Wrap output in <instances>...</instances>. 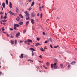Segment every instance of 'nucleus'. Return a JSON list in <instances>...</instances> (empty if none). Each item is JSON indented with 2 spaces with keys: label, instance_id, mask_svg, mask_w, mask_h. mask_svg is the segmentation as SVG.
<instances>
[{
  "label": "nucleus",
  "instance_id": "f257e3e1",
  "mask_svg": "<svg viewBox=\"0 0 77 77\" xmlns=\"http://www.w3.org/2000/svg\"><path fill=\"white\" fill-rule=\"evenodd\" d=\"M25 14H26V18L29 17V13L27 12V11H26L24 12Z\"/></svg>",
  "mask_w": 77,
  "mask_h": 77
},
{
  "label": "nucleus",
  "instance_id": "f03ea898",
  "mask_svg": "<svg viewBox=\"0 0 77 77\" xmlns=\"http://www.w3.org/2000/svg\"><path fill=\"white\" fill-rule=\"evenodd\" d=\"M31 14V16H32L33 17H35V16L36 15L35 14V13H34V12H32Z\"/></svg>",
  "mask_w": 77,
  "mask_h": 77
},
{
  "label": "nucleus",
  "instance_id": "7ed1b4c3",
  "mask_svg": "<svg viewBox=\"0 0 77 77\" xmlns=\"http://www.w3.org/2000/svg\"><path fill=\"white\" fill-rule=\"evenodd\" d=\"M25 44H27L28 45H30V43L28 41H25L24 42Z\"/></svg>",
  "mask_w": 77,
  "mask_h": 77
},
{
  "label": "nucleus",
  "instance_id": "20e7f679",
  "mask_svg": "<svg viewBox=\"0 0 77 77\" xmlns=\"http://www.w3.org/2000/svg\"><path fill=\"white\" fill-rule=\"evenodd\" d=\"M31 23H32V24H35V21H34V20H33V19H32L31 20Z\"/></svg>",
  "mask_w": 77,
  "mask_h": 77
},
{
  "label": "nucleus",
  "instance_id": "39448f33",
  "mask_svg": "<svg viewBox=\"0 0 77 77\" xmlns=\"http://www.w3.org/2000/svg\"><path fill=\"white\" fill-rule=\"evenodd\" d=\"M14 25L15 27H20V25L18 24H14Z\"/></svg>",
  "mask_w": 77,
  "mask_h": 77
},
{
  "label": "nucleus",
  "instance_id": "423d86ee",
  "mask_svg": "<svg viewBox=\"0 0 77 77\" xmlns=\"http://www.w3.org/2000/svg\"><path fill=\"white\" fill-rule=\"evenodd\" d=\"M20 32H18L17 34L16 35V37L18 38V37L20 36Z\"/></svg>",
  "mask_w": 77,
  "mask_h": 77
},
{
  "label": "nucleus",
  "instance_id": "0eeeda50",
  "mask_svg": "<svg viewBox=\"0 0 77 77\" xmlns=\"http://www.w3.org/2000/svg\"><path fill=\"white\" fill-rule=\"evenodd\" d=\"M10 4H9V7L10 8H12V3H11V2H10Z\"/></svg>",
  "mask_w": 77,
  "mask_h": 77
},
{
  "label": "nucleus",
  "instance_id": "6e6552de",
  "mask_svg": "<svg viewBox=\"0 0 77 77\" xmlns=\"http://www.w3.org/2000/svg\"><path fill=\"white\" fill-rule=\"evenodd\" d=\"M28 42H31V43H33V42L31 40H30L29 39H28Z\"/></svg>",
  "mask_w": 77,
  "mask_h": 77
},
{
  "label": "nucleus",
  "instance_id": "1a4fd4ad",
  "mask_svg": "<svg viewBox=\"0 0 77 77\" xmlns=\"http://www.w3.org/2000/svg\"><path fill=\"white\" fill-rule=\"evenodd\" d=\"M76 63V62L75 61H74L73 62H72L71 63V65H74Z\"/></svg>",
  "mask_w": 77,
  "mask_h": 77
},
{
  "label": "nucleus",
  "instance_id": "9d476101",
  "mask_svg": "<svg viewBox=\"0 0 77 77\" xmlns=\"http://www.w3.org/2000/svg\"><path fill=\"white\" fill-rule=\"evenodd\" d=\"M57 66L56 65V66H54V69H57Z\"/></svg>",
  "mask_w": 77,
  "mask_h": 77
},
{
  "label": "nucleus",
  "instance_id": "9b49d317",
  "mask_svg": "<svg viewBox=\"0 0 77 77\" xmlns=\"http://www.w3.org/2000/svg\"><path fill=\"white\" fill-rule=\"evenodd\" d=\"M9 13L11 14V15H14V13H13L12 12V11L11 10H10L9 11Z\"/></svg>",
  "mask_w": 77,
  "mask_h": 77
},
{
  "label": "nucleus",
  "instance_id": "f8f14e48",
  "mask_svg": "<svg viewBox=\"0 0 77 77\" xmlns=\"http://www.w3.org/2000/svg\"><path fill=\"white\" fill-rule=\"evenodd\" d=\"M2 6H3L4 8H5V4L4 2L2 3Z\"/></svg>",
  "mask_w": 77,
  "mask_h": 77
},
{
  "label": "nucleus",
  "instance_id": "ddd939ff",
  "mask_svg": "<svg viewBox=\"0 0 77 77\" xmlns=\"http://www.w3.org/2000/svg\"><path fill=\"white\" fill-rule=\"evenodd\" d=\"M19 16L20 17V18H24V17H23L21 14H19Z\"/></svg>",
  "mask_w": 77,
  "mask_h": 77
},
{
  "label": "nucleus",
  "instance_id": "4468645a",
  "mask_svg": "<svg viewBox=\"0 0 77 77\" xmlns=\"http://www.w3.org/2000/svg\"><path fill=\"white\" fill-rule=\"evenodd\" d=\"M16 12H18V7H16Z\"/></svg>",
  "mask_w": 77,
  "mask_h": 77
},
{
  "label": "nucleus",
  "instance_id": "2eb2a0df",
  "mask_svg": "<svg viewBox=\"0 0 77 77\" xmlns=\"http://www.w3.org/2000/svg\"><path fill=\"white\" fill-rule=\"evenodd\" d=\"M23 54H21L20 58H21V59H22V58H23Z\"/></svg>",
  "mask_w": 77,
  "mask_h": 77
},
{
  "label": "nucleus",
  "instance_id": "dca6fc26",
  "mask_svg": "<svg viewBox=\"0 0 77 77\" xmlns=\"http://www.w3.org/2000/svg\"><path fill=\"white\" fill-rule=\"evenodd\" d=\"M40 45V44H39V43H38L36 44L35 46H36V47H37V46H38V45Z\"/></svg>",
  "mask_w": 77,
  "mask_h": 77
},
{
  "label": "nucleus",
  "instance_id": "f3484780",
  "mask_svg": "<svg viewBox=\"0 0 77 77\" xmlns=\"http://www.w3.org/2000/svg\"><path fill=\"white\" fill-rule=\"evenodd\" d=\"M60 68H63V64H60Z\"/></svg>",
  "mask_w": 77,
  "mask_h": 77
},
{
  "label": "nucleus",
  "instance_id": "a211bd4d",
  "mask_svg": "<svg viewBox=\"0 0 77 77\" xmlns=\"http://www.w3.org/2000/svg\"><path fill=\"white\" fill-rule=\"evenodd\" d=\"M30 50H32V51H35V49L32 48H30Z\"/></svg>",
  "mask_w": 77,
  "mask_h": 77
},
{
  "label": "nucleus",
  "instance_id": "6ab92c4d",
  "mask_svg": "<svg viewBox=\"0 0 77 77\" xmlns=\"http://www.w3.org/2000/svg\"><path fill=\"white\" fill-rule=\"evenodd\" d=\"M20 17H17V18H16V20L17 21H19V20H20Z\"/></svg>",
  "mask_w": 77,
  "mask_h": 77
},
{
  "label": "nucleus",
  "instance_id": "aec40b11",
  "mask_svg": "<svg viewBox=\"0 0 77 77\" xmlns=\"http://www.w3.org/2000/svg\"><path fill=\"white\" fill-rule=\"evenodd\" d=\"M11 42L12 44H14V41L11 40Z\"/></svg>",
  "mask_w": 77,
  "mask_h": 77
},
{
  "label": "nucleus",
  "instance_id": "412c9836",
  "mask_svg": "<svg viewBox=\"0 0 77 77\" xmlns=\"http://www.w3.org/2000/svg\"><path fill=\"white\" fill-rule=\"evenodd\" d=\"M19 24H20V25H22V24H23V22H20L19 23Z\"/></svg>",
  "mask_w": 77,
  "mask_h": 77
},
{
  "label": "nucleus",
  "instance_id": "4be33fe9",
  "mask_svg": "<svg viewBox=\"0 0 77 77\" xmlns=\"http://www.w3.org/2000/svg\"><path fill=\"white\" fill-rule=\"evenodd\" d=\"M49 40L51 42H53V40H52L51 38H49Z\"/></svg>",
  "mask_w": 77,
  "mask_h": 77
},
{
  "label": "nucleus",
  "instance_id": "5701e85b",
  "mask_svg": "<svg viewBox=\"0 0 77 77\" xmlns=\"http://www.w3.org/2000/svg\"><path fill=\"white\" fill-rule=\"evenodd\" d=\"M36 68H37V69L38 70H39V69H40V68H39V66H37L36 67Z\"/></svg>",
  "mask_w": 77,
  "mask_h": 77
},
{
  "label": "nucleus",
  "instance_id": "b1692460",
  "mask_svg": "<svg viewBox=\"0 0 77 77\" xmlns=\"http://www.w3.org/2000/svg\"><path fill=\"white\" fill-rule=\"evenodd\" d=\"M29 19H30V17H29H29H26V20H29Z\"/></svg>",
  "mask_w": 77,
  "mask_h": 77
},
{
  "label": "nucleus",
  "instance_id": "393cba45",
  "mask_svg": "<svg viewBox=\"0 0 77 77\" xmlns=\"http://www.w3.org/2000/svg\"><path fill=\"white\" fill-rule=\"evenodd\" d=\"M51 68H53V64H51Z\"/></svg>",
  "mask_w": 77,
  "mask_h": 77
},
{
  "label": "nucleus",
  "instance_id": "a878e982",
  "mask_svg": "<svg viewBox=\"0 0 77 77\" xmlns=\"http://www.w3.org/2000/svg\"><path fill=\"white\" fill-rule=\"evenodd\" d=\"M40 50L41 51H44V49H43V48H40Z\"/></svg>",
  "mask_w": 77,
  "mask_h": 77
},
{
  "label": "nucleus",
  "instance_id": "bb28decb",
  "mask_svg": "<svg viewBox=\"0 0 77 77\" xmlns=\"http://www.w3.org/2000/svg\"><path fill=\"white\" fill-rule=\"evenodd\" d=\"M14 30H17V28H16V26H14Z\"/></svg>",
  "mask_w": 77,
  "mask_h": 77
},
{
  "label": "nucleus",
  "instance_id": "cd10ccee",
  "mask_svg": "<svg viewBox=\"0 0 77 77\" xmlns=\"http://www.w3.org/2000/svg\"><path fill=\"white\" fill-rule=\"evenodd\" d=\"M32 10V8L30 7L28 9V10H29V11H30Z\"/></svg>",
  "mask_w": 77,
  "mask_h": 77
},
{
  "label": "nucleus",
  "instance_id": "c85d7f7f",
  "mask_svg": "<svg viewBox=\"0 0 77 77\" xmlns=\"http://www.w3.org/2000/svg\"><path fill=\"white\" fill-rule=\"evenodd\" d=\"M29 22L28 21H27L26 23V26H27V25H28V24H29Z\"/></svg>",
  "mask_w": 77,
  "mask_h": 77
},
{
  "label": "nucleus",
  "instance_id": "c756f323",
  "mask_svg": "<svg viewBox=\"0 0 77 77\" xmlns=\"http://www.w3.org/2000/svg\"><path fill=\"white\" fill-rule=\"evenodd\" d=\"M6 21H7V20H6L5 19L3 20V22H4V23H5V22H6Z\"/></svg>",
  "mask_w": 77,
  "mask_h": 77
},
{
  "label": "nucleus",
  "instance_id": "7c9ffc66",
  "mask_svg": "<svg viewBox=\"0 0 77 77\" xmlns=\"http://www.w3.org/2000/svg\"><path fill=\"white\" fill-rule=\"evenodd\" d=\"M43 67H44V68L45 69H47V67H45V66H44V65H43Z\"/></svg>",
  "mask_w": 77,
  "mask_h": 77
},
{
  "label": "nucleus",
  "instance_id": "2f4dec72",
  "mask_svg": "<svg viewBox=\"0 0 77 77\" xmlns=\"http://www.w3.org/2000/svg\"><path fill=\"white\" fill-rule=\"evenodd\" d=\"M28 61H31V62H33V60H32L31 59L28 60Z\"/></svg>",
  "mask_w": 77,
  "mask_h": 77
},
{
  "label": "nucleus",
  "instance_id": "473e14b6",
  "mask_svg": "<svg viewBox=\"0 0 77 77\" xmlns=\"http://www.w3.org/2000/svg\"><path fill=\"white\" fill-rule=\"evenodd\" d=\"M56 65H57V63H54V64H53V66H56Z\"/></svg>",
  "mask_w": 77,
  "mask_h": 77
},
{
  "label": "nucleus",
  "instance_id": "72a5a7b5",
  "mask_svg": "<svg viewBox=\"0 0 77 77\" xmlns=\"http://www.w3.org/2000/svg\"><path fill=\"white\" fill-rule=\"evenodd\" d=\"M6 2L7 5H8V0H6Z\"/></svg>",
  "mask_w": 77,
  "mask_h": 77
},
{
  "label": "nucleus",
  "instance_id": "f704fd0d",
  "mask_svg": "<svg viewBox=\"0 0 77 77\" xmlns=\"http://www.w3.org/2000/svg\"><path fill=\"white\" fill-rule=\"evenodd\" d=\"M50 46L51 48H53V46H52V45L51 44H50Z\"/></svg>",
  "mask_w": 77,
  "mask_h": 77
},
{
  "label": "nucleus",
  "instance_id": "c9c22d12",
  "mask_svg": "<svg viewBox=\"0 0 77 77\" xmlns=\"http://www.w3.org/2000/svg\"><path fill=\"white\" fill-rule=\"evenodd\" d=\"M26 31H27L26 30H25L24 31H23V33H24V34L25 33H26Z\"/></svg>",
  "mask_w": 77,
  "mask_h": 77
},
{
  "label": "nucleus",
  "instance_id": "e433bc0d",
  "mask_svg": "<svg viewBox=\"0 0 77 77\" xmlns=\"http://www.w3.org/2000/svg\"><path fill=\"white\" fill-rule=\"evenodd\" d=\"M7 18V17H6V16H5L3 17V18L4 19H6V18Z\"/></svg>",
  "mask_w": 77,
  "mask_h": 77
},
{
  "label": "nucleus",
  "instance_id": "4c0bfd02",
  "mask_svg": "<svg viewBox=\"0 0 77 77\" xmlns=\"http://www.w3.org/2000/svg\"><path fill=\"white\" fill-rule=\"evenodd\" d=\"M39 10L40 11H42V9H41V7H39Z\"/></svg>",
  "mask_w": 77,
  "mask_h": 77
},
{
  "label": "nucleus",
  "instance_id": "58836bf2",
  "mask_svg": "<svg viewBox=\"0 0 77 77\" xmlns=\"http://www.w3.org/2000/svg\"><path fill=\"white\" fill-rule=\"evenodd\" d=\"M37 41H39V40H40V39L39 38H37Z\"/></svg>",
  "mask_w": 77,
  "mask_h": 77
},
{
  "label": "nucleus",
  "instance_id": "ea45409f",
  "mask_svg": "<svg viewBox=\"0 0 77 77\" xmlns=\"http://www.w3.org/2000/svg\"><path fill=\"white\" fill-rule=\"evenodd\" d=\"M46 65L47 66H48V65H49V63L48 62H47L46 63Z\"/></svg>",
  "mask_w": 77,
  "mask_h": 77
},
{
  "label": "nucleus",
  "instance_id": "a19ab883",
  "mask_svg": "<svg viewBox=\"0 0 77 77\" xmlns=\"http://www.w3.org/2000/svg\"><path fill=\"white\" fill-rule=\"evenodd\" d=\"M3 19V15H2L1 17V20Z\"/></svg>",
  "mask_w": 77,
  "mask_h": 77
},
{
  "label": "nucleus",
  "instance_id": "79ce46f5",
  "mask_svg": "<svg viewBox=\"0 0 77 77\" xmlns=\"http://www.w3.org/2000/svg\"><path fill=\"white\" fill-rule=\"evenodd\" d=\"M57 47H58V46L57 45V46H54V48H57Z\"/></svg>",
  "mask_w": 77,
  "mask_h": 77
},
{
  "label": "nucleus",
  "instance_id": "37998d69",
  "mask_svg": "<svg viewBox=\"0 0 77 77\" xmlns=\"http://www.w3.org/2000/svg\"><path fill=\"white\" fill-rule=\"evenodd\" d=\"M33 52V51H32V56H34V53Z\"/></svg>",
  "mask_w": 77,
  "mask_h": 77
},
{
  "label": "nucleus",
  "instance_id": "c03bdc74",
  "mask_svg": "<svg viewBox=\"0 0 77 77\" xmlns=\"http://www.w3.org/2000/svg\"><path fill=\"white\" fill-rule=\"evenodd\" d=\"M3 13L2 12H1L0 13V15H3Z\"/></svg>",
  "mask_w": 77,
  "mask_h": 77
},
{
  "label": "nucleus",
  "instance_id": "a18cd8bd",
  "mask_svg": "<svg viewBox=\"0 0 77 77\" xmlns=\"http://www.w3.org/2000/svg\"><path fill=\"white\" fill-rule=\"evenodd\" d=\"M7 37H9V35L8 34H7Z\"/></svg>",
  "mask_w": 77,
  "mask_h": 77
},
{
  "label": "nucleus",
  "instance_id": "49530a36",
  "mask_svg": "<svg viewBox=\"0 0 77 77\" xmlns=\"http://www.w3.org/2000/svg\"><path fill=\"white\" fill-rule=\"evenodd\" d=\"M11 38H14V37H13L12 36V34H11Z\"/></svg>",
  "mask_w": 77,
  "mask_h": 77
},
{
  "label": "nucleus",
  "instance_id": "de8ad7c7",
  "mask_svg": "<svg viewBox=\"0 0 77 77\" xmlns=\"http://www.w3.org/2000/svg\"><path fill=\"white\" fill-rule=\"evenodd\" d=\"M2 31H4V30H5V29L3 27L2 28Z\"/></svg>",
  "mask_w": 77,
  "mask_h": 77
},
{
  "label": "nucleus",
  "instance_id": "09e8293b",
  "mask_svg": "<svg viewBox=\"0 0 77 77\" xmlns=\"http://www.w3.org/2000/svg\"><path fill=\"white\" fill-rule=\"evenodd\" d=\"M47 42H48L47 41H45L44 42V43H45V44H47Z\"/></svg>",
  "mask_w": 77,
  "mask_h": 77
},
{
  "label": "nucleus",
  "instance_id": "8fccbe9b",
  "mask_svg": "<svg viewBox=\"0 0 77 77\" xmlns=\"http://www.w3.org/2000/svg\"><path fill=\"white\" fill-rule=\"evenodd\" d=\"M70 66H71V65H68V68H69V67H70Z\"/></svg>",
  "mask_w": 77,
  "mask_h": 77
},
{
  "label": "nucleus",
  "instance_id": "3c124183",
  "mask_svg": "<svg viewBox=\"0 0 77 77\" xmlns=\"http://www.w3.org/2000/svg\"><path fill=\"white\" fill-rule=\"evenodd\" d=\"M39 15H40V14L39 13H38L37 14V16H38V17H39Z\"/></svg>",
  "mask_w": 77,
  "mask_h": 77
},
{
  "label": "nucleus",
  "instance_id": "603ef678",
  "mask_svg": "<svg viewBox=\"0 0 77 77\" xmlns=\"http://www.w3.org/2000/svg\"><path fill=\"white\" fill-rule=\"evenodd\" d=\"M39 57H40V59H41V58H42V56H41V55H40L39 56Z\"/></svg>",
  "mask_w": 77,
  "mask_h": 77
},
{
  "label": "nucleus",
  "instance_id": "864d4df0",
  "mask_svg": "<svg viewBox=\"0 0 77 77\" xmlns=\"http://www.w3.org/2000/svg\"><path fill=\"white\" fill-rule=\"evenodd\" d=\"M3 22V20H2L0 21V22Z\"/></svg>",
  "mask_w": 77,
  "mask_h": 77
},
{
  "label": "nucleus",
  "instance_id": "5fc2aeb1",
  "mask_svg": "<svg viewBox=\"0 0 77 77\" xmlns=\"http://www.w3.org/2000/svg\"><path fill=\"white\" fill-rule=\"evenodd\" d=\"M10 30H13V29H12L11 28L10 29Z\"/></svg>",
  "mask_w": 77,
  "mask_h": 77
},
{
  "label": "nucleus",
  "instance_id": "6e6d98bb",
  "mask_svg": "<svg viewBox=\"0 0 77 77\" xmlns=\"http://www.w3.org/2000/svg\"><path fill=\"white\" fill-rule=\"evenodd\" d=\"M50 21V20H49V19H47L46 20V21L47 22H48V21Z\"/></svg>",
  "mask_w": 77,
  "mask_h": 77
},
{
  "label": "nucleus",
  "instance_id": "4d7b16f0",
  "mask_svg": "<svg viewBox=\"0 0 77 77\" xmlns=\"http://www.w3.org/2000/svg\"><path fill=\"white\" fill-rule=\"evenodd\" d=\"M5 16H7V14L6 13H5Z\"/></svg>",
  "mask_w": 77,
  "mask_h": 77
},
{
  "label": "nucleus",
  "instance_id": "13d9d810",
  "mask_svg": "<svg viewBox=\"0 0 77 77\" xmlns=\"http://www.w3.org/2000/svg\"><path fill=\"white\" fill-rule=\"evenodd\" d=\"M1 8H2V11H3V7H2V6L1 7Z\"/></svg>",
  "mask_w": 77,
  "mask_h": 77
},
{
  "label": "nucleus",
  "instance_id": "bf43d9fd",
  "mask_svg": "<svg viewBox=\"0 0 77 77\" xmlns=\"http://www.w3.org/2000/svg\"><path fill=\"white\" fill-rule=\"evenodd\" d=\"M36 21H39V20H38V19H36Z\"/></svg>",
  "mask_w": 77,
  "mask_h": 77
},
{
  "label": "nucleus",
  "instance_id": "052dcab7",
  "mask_svg": "<svg viewBox=\"0 0 77 77\" xmlns=\"http://www.w3.org/2000/svg\"><path fill=\"white\" fill-rule=\"evenodd\" d=\"M17 40H15V44H16V43H17Z\"/></svg>",
  "mask_w": 77,
  "mask_h": 77
},
{
  "label": "nucleus",
  "instance_id": "680f3d73",
  "mask_svg": "<svg viewBox=\"0 0 77 77\" xmlns=\"http://www.w3.org/2000/svg\"><path fill=\"white\" fill-rule=\"evenodd\" d=\"M23 42V41H22L21 40L20 41V43H22Z\"/></svg>",
  "mask_w": 77,
  "mask_h": 77
},
{
  "label": "nucleus",
  "instance_id": "e2e57ef3",
  "mask_svg": "<svg viewBox=\"0 0 77 77\" xmlns=\"http://www.w3.org/2000/svg\"><path fill=\"white\" fill-rule=\"evenodd\" d=\"M32 4L34 5L35 4V2L34 1H33Z\"/></svg>",
  "mask_w": 77,
  "mask_h": 77
},
{
  "label": "nucleus",
  "instance_id": "0e129e2a",
  "mask_svg": "<svg viewBox=\"0 0 77 77\" xmlns=\"http://www.w3.org/2000/svg\"><path fill=\"white\" fill-rule=\"evenodd\" d=\"M43 34L44 35H45V33L44 32H43Z\"/></svg>",
  "mask_w": 77,
  "mask_h": 77
},
{
  "label": "nucleus",
  "instance_id": "69168bd1",
  "mask_svg": "<svg viewBox=\"0 0 77 77\" xmlns=\"http://www.w3.org/2000/svg\"><path fill=\"white\" fill-rule=\"evenodd\" d=\"M33 5H34V4H32L31 6H33Z\"/></svg>",
  "mask_w": 77,
  "mask_h": 77
},
{
  "label": "nucleus",
  "instance_id": "338daca9",
  "mask_svg": "<svg viewBox=\"0 0 77 77\" xmlns=\"http://www.w3.org/2000/svg\"><path fill=\"white\" fill-rule=\"evenodd\" d=\"M53 9H54V10H56V8H53Z\"/></svg>",
  "mask_w": 77,
  "mask_h": 77
},
{
  "label": "nucleus",
  "instance_id": "774afa93",
  "mask_svg": "<svg viewBox=\"0 0 77 77\" xmlns=\"http://www.w3.org/2000/svg\"><path fill=\"white\" fill-rule=\"evenodd\" d=\"M42 13H41L40 14V16H42Z\"/></svg>",
  "mask_w": 77,
  "mask_h": 77
}]
</instances>
